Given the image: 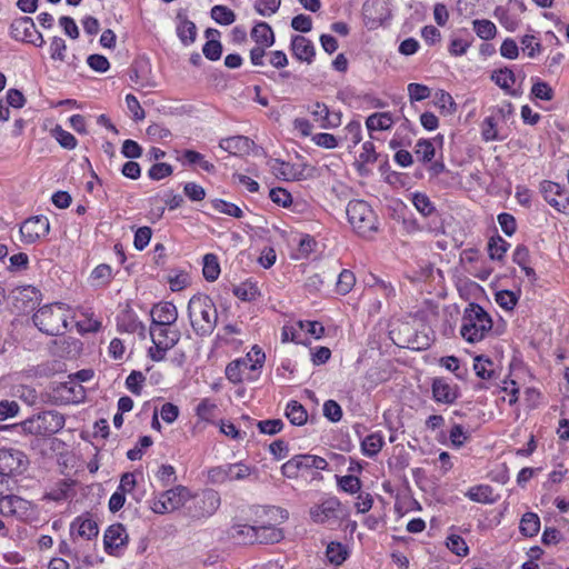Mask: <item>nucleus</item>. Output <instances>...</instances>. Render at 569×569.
<instances>
[{"instance_id":"obj_5","label":"nucleus","mask_w":569,"mask_h":569,"mask_svg":"<svg viewBox=\"0 0 569 569\" xmlns=\"http://www.w3.org/2000/svg\"><path fill=\"white\" fill-rule=\"evenodd\" d=\"M34 326L47 336H60L68 327L63 303L44 305L32 316Z\"/></svg>"},{"instance_id":"obj_31","label":"nucleus","mask_w":569,"mask_h":569,"mask_svg":"<svg viewBox=\"0 0 569 569\" xmlns=\"http://www.w3.org/2000/svg\"><path fill=\"white\" fill-rule=\"evenodd\" d=\"M382 446H383V437L378 432H373V433L368 435L362 440L361 450L365 456L372 458L380 452Z\"/></svg>"},{"instance_id":"obj_20","label":"nucleus","mask_w":569,"mask_h":569,"mask_svg":"<svg viewBox=\"0 0 569 569\" xmlns=\"http://www.w3.org/2000/svg\"><path fill=\"white\" fill-rule=\"evenodd\" d=\"M272 173L284 181H299L303 178L305 166L286 162L280 159L270 161Z\"/></svg>"},{"instance_id":"obj_10","label":"nucleus","mask_w":569,"mask_h":569,"mask_svg":"<svg viewBox=\"0 0 569 569\" xmlns=\"http://www.w3.org/2000/svg\"><path fill=\"white\" fill-rule=\"evenodd\" d=\"M47 402L54 406H64L70 403H79L86 397L83 387L70 379L66 382H60L47 395Z\"/></svg>"},{"instance_id":"obj_63","label":"nucleus","mask_w":569,"mask_h":569,"mask_svg":"<svg viewBox=\"0 0 569 569\" xmlns=\"http://www.w3.org/2000/svg\"><path fill=\"white\" fill-rule=\"evenodd\" d=\"M346 139H348L352 147L357 146L362 139V129L359 120H351L345 128Z\"/></svg>"},{"instance_id":"obj_18","label":"nucleus","mask_w":569,"mask_h":569,"mask_svg":"<svg viewBox=\"0 0 569 569\" xmlns=\"http://www.w3.org/2000/svg\"><path fill=\"white\" fill-rule=\"evenodd\" d=\"M41 300V291L30 284L18 287L14 291V306L23 312L33 310L40 305Z\"/></svg>"},{"instance_id":"obj_11","label":"nucleus","mask_w":569,"mask_h":569,"mask_svg":"<svg viewBox=\"0 0 569 569\" xmlns=\"http://www.w3.org/2000/svg\"><path fill=\"white\" fill-rule=\"evenodd\" d=\"M189 496V490L183 486L168 489L152 500L151 510L159 515L174 511L186 503Z\"/></svg>"},{"instance_id":"obj_59","label":"nucleus","mask_w":569,"mask_h":569,"mask_svg":"<svg viewBox=\"0 0 569 569\" xmlns=\"http://www.w3.org/2000/svg\"><path fill=\"white\" fill-rule=\"evenodd\" d=\"M152 230L150 227H140L134 232L133 246L137 250H143L150 242Z\"/></svg>"},{"instance_id":"obj_51","label":"nucleus","mask_w":569,"mask_h":569,"mask_svg":"<svg viewBox=\"0 0 569 569\" xmlns=\"http://www.w3.org/2000/svg\"><path fill=\"white\" fill-rule=\"evenodd\" d=\"M281 0H256L254 9L262 17H271L280 8Z\"/></svg>"},{"instance_id":"obj_56","label":"nucleus","mask_w":569,"mask_h":569,"mask_svg":"<svg viewBox=\"0 0 569 569\" xmlns=\"http://www.w3.org/2000/svg\"><path fill=\"white\" fill-rule=\"evenodd\" d=\"M54 137L59 144L68 150H72L77 147V139L70 132L63 130L60 126H57L53 130Z\"/></svg>"},{"instance_id":"obj_41","label":"nucleus","mask_w":569,"mask_h":569,"mask_svg":"<svg viewBox=\"0 0 569 569\" xmlns=\"http://www.w3.org/2000/svg\"><path fill=\"white\" fill-rule=\"evenodd\" d=\"M211 18L219 24L229 26L236 21L234 12L226 6L217 4L211 8Z\"/></svg>"},{"instance_id":"obj_36","label":"nucleus","mask_w":569,"mask_h":569,"mask_svg":"<svg viewBox=\"0 0 569 569\" xmlns=\"http://www.w3.org/2000/svg\"><path fill=\"white\" fill-rule=\"evenodd\" d=\"M202 273L207 281L212 282L218 279L220 274V264L216 254L207 253L203 257Z\"/></svg>"},{"instance_id":"obj_57","label":"nucleus","mask_w":569,"mask_h":569,"mask_svg":"<svg viewBox=\"0 0 569 569\" xmlns=\"http://www.w3.org/2000/svg\"><path fill=\"white\" fill-rule=\"evenodd\" d=\"M242 365H246L242 360H233L226 367V377L231 383H239L242 381Z\"/></svg>"},{"instance_id":"obj_55","label":"nucleus","mask_w":569,"mask_h":569,"mask_svg":"<svg viewBox=\"0 0 569 569\" xmlns=\"http://www.w3.org/2000/svg\"><path fill=\"white\" fill-rule=\"evenodd\" d=\"M447 547L459 557L467 556L469 551L466 541L458 535H451L447 538Z\"/></svg>"},{"instance_id":"obj_12","label":"nucleus","mask_w":569,"mask_h":569,"mask_svg":"<svg viewBox=\"0 0 569 569\" xmlns=\"http://www.w3.org/2000/svg\"><path fill=\"white\" fill-rule=\"evenodd\" d=\"M10 34L14 40L24 41L39 48L44 44L42 34L37 30L30 17L14 19L10 24Z\"/></svg>"},{"instance_id":"obj_33","label":"nucleus","mask_w":569,"mask_h":569,"mask_svg":"<svg viewBox=\"0 0 569 569\" xmlns=\"http://www.w3.org/2000/svg\"><path fill=\"white\" fill-rule=\"evenodd\" d=\"M473 370L477 377L489 380L495 376L493 361L485 356H477L473 359Z\"/></svg>"},{"instance_id":"obj_54","label":"nucleus","mask_w":569,"mask_h":569,"mask_svg":"<svg viewBox=\"0 0 569 569\" xmlns=\"http://www.w3.org/2000/svg\"><path fill=\"white\" fill-rule=\"evenodd\" d=\"M339 488L348 493H357L361 489V481L358 477L348 475L338 478Z\"/></svg>"},{"instance_id":"obj_32","label":"nucleus","mask_w":569,"mask_h":569,"mask_svg":"<svg viewBox=\"0 0 569 569\" xmlns=\"http://www.w3.org/2000/svg\"><path fill=\"white\" fill-rule=\"evenodd\" d=\"M520 532L526 537H535L540 530V519L535 512H526L519 526Z\"/></svg>"},{"instance_id":"obj_35","label":"nucleus","mask_w":569,"mask_h":569,"mask_svg":"<svg viewBox=\"0 0 569 569\" xmlns=\"http://www.w3.org/2000/svg\"><path fill=\"white\" fill-rule=\"evenodd\" d=\"M510 244L500 236L491 237L488 241V252L492 260L501 261Z\"/></svg>"},{"instance_id":"obj_42","label":"nucleus","mask_w":569,"mask_h":569,"mask_svg":"<svg viewBox=\"0 0 569 569\" xmlns=\"http://www.w3.org/2000/svg\"><path fill=\"white\" fill-rule=\"evenodd\" d=\"M415 153L421 162L427 163L433 159L436 149L430 140L419 139L415 146Z\"/></svg>"},{"instance_id":"obj_37","label":"nucleus","mask_w":569,"mask_h":569,"mask_svg":"<svg viewBox=\"0 0 569 569\" xmlns=\"http://www.w3.org/2000/svg\"><path fill=\"white\" fill-rule=\"evenodd\" d=\"M473 31L482 40H490L496 37L497 28L495 23L487 19H476L472 21Z\"/></svg>"},{"instance_id":"obj_28","label":"nucleus","mask_w":569,"mask_h":569,"mask_svg":"<svg viewBox=\"0 0 569 569\" xmlns=\"http://www.w3.org/2000/svg\"><path fill=\"white\" fill-rule=\"evenodd\" d=\"M395 120L390 112H376L370 114L366 120V127L369 132L372 131H386L391 129Z\"/></svg>"},{"instance_id":"obj_49","label":"nucleus","mask_w":569,"mask_h":569,"mask_svg":"<svg viewBox=\"0 0 569 569\" xmlns=\"http://www.w3.org/2000/svg\"><path fill=\"white\" fill-rule=\"evenodd\" d=\"M146 377L141 371L133 370L126 379L127 389L136 396H140Z\"/></svg>"},{"instance_id":"obj_13","label":"nucleus","mask_w":569,"mask_h":569,"mask_svg":"<svg viewBox=\"0 0 569 569\" xmlns=\"http://www.w3.org/2000/svg\"><path fill=\"white\" fill-rule=\"evenodd\" d=\"M220 502L221 499L217 491L207 490L192 499L188 511L192 518H208L218 510Z\"/></svg>"},{"instance_id":"obj_19","label":"nucleus","mask_w":569,"mask_h":569,"mask_svg":"<svg viewBox=\"0 0 569 569\" xmlns=\"http://www.w3.org/2000/svg\"><path fill=\"white\" fill-rule=\"evenodd\" d=\"M128 543V533L122 523H114L108 527L103 536L104 551L116 556L118 550Z\"/></svg>"},{"instance_id":"obj_53","label":"nucleus","mask_w":569,"mask_h":569,"mask_svg":"<svg viewBox=\"0 0 569 569\" xmlns=\"http://www.w3.org/2000/svg\"><path fill=\"white\" fill-rule=\"evenodd\" d=\"M496 302L505 310H512L518 302V296L510 290H501L496 293Z\"/></svg>"},{"instance_id":"obj_64","label":"nucleus","mask_w":569,"mask_h":569,"mask_svg":"<svg viewBox=\"0 0 569 569\" xmlns=\"http://www.w3.org/2000/svg\"><path fill=\"white\" fill-rule=\"evenodd\" d=\"M269 197L274 203L284 208L289 207L292 202L291 193L280 187L272 188L269 192Z\"/></svg>"},{"instance_id":"obj_48","label":"nucleus","mask_w":569,"mask_h":569,"mask_svg":"<svg viewBox=\"0 0 569 569\" xmlns=\"http://www.w3.org/2000/svg\"><path fill=\"white\" fill-rule=\"evenodd\" d=\"M531 94L536 99L551 101L555 97V91L546 81L537 80L531 87Z\"/></svg>"},{"instance_id":"obj_43","label":"nucleus","mask_w":569,"mask_h":569,"mask_svg":"<svg viewBox=\"0 0 569 569\" xmlns=\"http://www.w3.org/2000/svg\"><path fill=\"white\" fill-rule=\"evenodd\" d=\"M211 206L216 211L227 216H231L238 219L242 218L243 216V211L240 207L222 199L217 198L211 200Z\"/></svg>"},{"instance_id":"obj_50","label":"nucleus","mask_w":569,"mask_h":569,"mask_svg":"<svg viewBox=\"0 0 569 569\" xmlns=\"http://www.w3.org/2000/svg\"><path fill=\"white\" fill-rule=\"evenodd\" d=\"M407 90L411 102L426 100L430 97L431 93L429 87L417 82L409 83Z\"/></svg>"},{"instance_id":"obj_25","label":"nucleus","mask_w":569,"mask_h":569,"mask_svg":"<svg viewBox=\"0 0 569 569\" xmlns=\"http://www.w3.org/2000/svg\"><path fill=\"white\" fill-rule=\"evenodd\" d=\"M309 111L313 117V120L320 122L321 128H335L340 124V117H336V121H331L330 111L328 107L322 102H316L309 107Z\"/></svg>"},{"instance_id":"obj_34","label":"nucleus","mask_w":569,"mask_h":569,"mask_svg":"<svg viewBox=\"0 0 569 569\" xmlns=\"http://www.w3.org/2000/svg\"><path fill=\"white\" fill-rule=\"evenodd\" d=\"M177 34L184 46H190L197 37V27L189 19H183L177 27Z\"/></svg>"},{"instance_id":"obj_24","label":"nucleus","mask_w":569,"mask_h":569,"mask_svg":"<svg viewBox=\"0 0 569 569\" xmlns=\"http://www.w3.org/2000/svg\"><path fill=\"white\" fill-rule=\"evenodd\" d=\"M74 531L79 537L91 540L98 536L99 528L94 520L77 517L70 525V533L73 535Z\"/></svg>"},{"instance_id":"obj_1","label":"nucleus","mask_w":569,"mask_h":569,"mask_svg":"<svg viewBox=\"0 0 569 569\" xmlns=\"http://www.w3.org/2000/svg\"><path fill=\"white\" fill-rule=\"evenodd\" d=\"M188 316L194 333L210 336L218 322V311L213 300L206 295H194L188 303Z\"/></svg>"},{"instance_id":"obj_47","label":"nucleus","mask_w":569,"mask_h":569,"mask_svg":"<svg viewBox=\"0 0 569 569\" xmlns=\"http://www.w3.org/2000/svg\"><path fill=\"white\" fill-rule=\"evenodd\" d=\"M435 103L438 108H440L441 110L446 111L449 114L453 113L457 110V104L451 94L441 89L435 93Z\"/></svg>"},{"instance_id":"obj_9","label":"nucleus","mask_w":569,"mask_h":569,"mask_svg":"<svg viewBox=\"0 0 569 569\" xmlns=\"http://www.w3.org/2000/svg\"><path fill=\"white\" fill-rule=\"evenodd\" d=\"M253 468L243 463H226L212 467L208 470V480L213 485H222L228 481H240L247 479Z\"/></svg>"},{"instance_id":"obj_44","label":"nucleus","mask_w":569,"mask_h":569,"mask_svg":"<svg viewBox=\"0 0 569 569\" xmlns=\"http://www.w3.org/2000/svg\"><path fill=\"white\" fill-rule=\"evenodd\" d=\"M326 555L331 563L339 566L347 559L348 552L342 543L330 542L327 547Z\"/></svg>"},{"instance_id":"obj_2","label":"nucleus","mask_w":569,"mask_h":569,"mask_svg":"<svg viewBox=\"0 0 569 569\" xmlns=\"http://www.w3.org/2000/svg\"><path fill=\"white\" fill-rule=\"evenodd\" d=\"M493 326L489 313L478 303H469L461 318L460 335L469 343H476L486 338Z\"/></svg>"},{"instance_id":"obj_17","label":"nucleus","mask_w":569,"mask_h":569,"mask_svg":"<svg viewBox=\"0 0 569 569\" xmlns=\"http://www.w3.org/2000/svg\"><path fill=\"white\" fill-rule=\"evenodd\" d=\"M431 389L433 400L445 405H452L460 396L459 387L442 377L432 380Z\"/></svg>"},{"instance_id":"obj_16","label":"nucleus","mask_w":569,"mask_h":569,"mask_svg":"<svg viewBox=\"0 0 569 569\" xmlns=\"http://www.w3.org/2000/svg\"><path fill=\"white\" fill-rule=\"evenodd\" d=\"M340 501L336 497H329L310 508V517L316 523H326L339 518Z\"/></svg>"},{"instance_id":"obj_61","label":"nucleus","mask_w":569,"mask_h":569,"mask_svg":"<svg viewBox=\"0 0 569 569\" xmlns=\"http://www.w3.org/2000/svg\"><path fill=\"white\" fill-rule=\"evenodd\" d=\"M257 427L261 433L273 436L282 430L283 422L281 419H268L258 421Z\"/></svg>"},{"instance_id":"obj_46","label":"nucleus","mask_w":569,"mask_h":569,"mask_svg":"<svg viewBox=\"0 0 569 569\" xmlns=\"http://www.w3.org/2000/svg\"><path fill=\"white\" fill-rule=\"evenodd\" d=\"M491 79L497 86L505 90H509L516 82L515 73L508 68L495 71Z\"/></svg>"},{"instance_id":"obj_3","label":"nucleus","mask_w":569,"mask_h":569,"mask_svg":"<svg viewBox=\"0 0 569 569\" xmlns=\"http://www.w3.org/2000/svg\"><path fill=\"white\" fill-rule=\"evenodd\" d=\"M66 423L64 416L56 410L42 411L21 423L10 426L19 435L50 436L59 432Z\"/></svg>"},{"instance_id":"obj_22","label":"nucleus","mask_w":569,"mask_h":569,"mask_svg":"<svg viewBox=\"0 0 569 569\" xmlns=\"http://www.w3.org/2000/svg\"><path fill=\"white\" fill-rule=\"evenodd\" d=\"M291 51L296 59L311 63L316 56L315 46L311 40L303 36H293L291 39Z\"/></svg>"},{"instance_id":"obj_45","label":"nucleus","mask_w":569,"mask_h":569,"mask_svg":"<svg viewBox=\"0 0 569 569\" xmlns=\"http://www.w3.org/2000/svg\"><path fill=\"white\" fill-rule=\"evenodd\" d=\"M356 283V277L352 271L348 269H343L339 276L336 283L337 292L340 295H347L351 291Z\"/></svg>"},{"instance_id":"obj_29","label":"nucleus","mask_w":569,"mask_h":569,"mask_svg":"<svg viewBox=\"0 0 569 569\" xmlns=\"http://www.w3.org/2000/svg\"><path fill=\"white\" fill-rule=\"evenodd\" d=\"M256 543H276L283 538L282 530L272 525H256Z\"/></svg>"},{"instance_id":"obj_40","label":"nucleus","mask_w":569,"mask_h":569,"mask_svg":"<svg viewBox=\"0 0 569 569\" xmlns=\"http://www.w3.org/2000/svg\"><path fill=\"white\" fill-rule=\"evenodd\" d=\"M412 203L415 208L423 216L430 217L436 212V207L431 202L430 198L423 192L412 193Z\"/></svg>"},{"instance_id":"obj_14","label":"nucleus","mask_w":569,"mask_h":569,"mask_svg":"<svg viewBox=\"0 0 569 569\" xmlns=\"http://www.w3.org/2000/svg\"><path fill=\"white\" fill-rule=\"evenodd\" d=\"M540 192L545 200L557 211L569 214V191L563 186L543 180L540 183Z\"/></svg>"},{"instance_id":"obj_60","label":"nucleus","mask_w":569,"mask_h":569,"mask_svg":"<svg viewBox=\"0 0 569 569\" xmlns=\"http://www.w3.org/2000/svg\"><path fill=\"white\" fill-rule=\"evenodd\" d=\"M173 172L172 166L166 162H158L151 166L148 171V176L152 180H161L171 176Z\"/></svg>"},{"instance_id":"obj_23","label":"nucleus","mask_w":569,"mask_h":569,"mask_svg":"<svg viewBox=\"0 0 569 569\" xmlns=\"http://www.w3.org/2000/svg\"><path fill=\"white\" fill-rule=\"evenodd\" d=\"M253 146V141L244 136H233L221 139L219 147L230 154H246L249 153Z\"/></svg>"},{"instance_id":"obj_52","label":"nucleus","mask_w":569,"mask_h":569,"mask_svg":"<svg viewBox=\"0 0 569 569\" xmlns=\"http://www.w3.org/2000/svg\"><path fill=\"white\" fill-rule=\"evenodd\" d=\"M91 278L98 284L107 286L112 280V269L109 264L101 263L92 270Z\"/></svg>"},{"instance_id":"obj_21","label":"nucleus","mask_w":569,"mask_h":569,"mask_svg":"<svg viewBox=\"0 0 569 569\" xmlns=\"http://www.w3.org/2000/svg\"><path fill=\"white\" fill-rule=\"evenodd\" d=\"M151 326H172L178 319L177 307L169 301L160 302L151 309Z\"/></svg>"},{"instance_id":"obj_6","label":"nucleus","mask_w":569,"mask_h":569,"mask_svg":"<svg viewBox=\"0 0 569 569\" xmlns=\"http://www.w3.org/2000/svg\"><path fill=\"white\" fill-rule=\"evenodd\" d=\"M171 326H150V336L153 347L148 350L151 360L159 362L164 360L168 350L172 349L180 340V331L170 329Z\"/></svg>"},{"instance_id":"obj_38","label":"nucleus","mask_w":569,"mask_h":569,"mask_svg":"<svg viewBox=\"0 0 569 569\" xmlns=\"http://www.w3.org/2000/svg\"><path fill=\"white\" fill-rule=\"evenodd\" d=\"M232 537L241 539L243 543H256V525L238 523L232 526Z\"/></svg>"},{"instance_id":"obj_27","label":"nucleus","mask_w":569,"mask_h":569,"mask_svg":"<svg viewBox=\"0 0 569 569\" xmlns=\"http://www.w3.org/2000/svg\"><path fill=\"white\" fill-rule=\"evenodd\" d=\"M466 497L471 501L491 505L497 501V498L493 497V489L489 485H477L472 486L466 492Z\"/></svg>"},{"instance_id":"obj_30","label":"nucleus","mask_w":569,"mask_h":569,"mask_svg":"<svg viewBox=\"0 0 569 569\" xmlns=\"http://www.w3.org/2000/svg\"><path fill=\"white\" fill-rule=\"evenodd\" d=\"M286 417L295 426H302L307 422L308 419L307 410L300 402L296 400H290L287 403Z\"/></svg>"},{"instance_id":"obj_4","label":"nucleus","mask_w":569,"mask_h":569,"mask_svg":"<svg viewBox=\"0 0 569 569\" xmlns=\"http://www.w3.org/2000/svg\"><path fill=\"white\" fill-rule=\"evenodd\" d=\"M347 217L353 230L362 238L371 239L379 230V220L365 200H351L347 204Z\"/></svg>"},{"instance_id":"obj_26","label":"nucleus","mask_w":569,"mask_h":569,"mask_svg":"<svg viewBox=\"0 0 569 569\" xmlns=\"http://www.w3.org/2000/svg\"><path fill=\"white\" fill-rule=\"evenodd\" d=\"M250 37L257 46L271 47L274 43V33L272 28L263 21L256 23L250 32Z\"/></svg>"},{"instance_id":"obj_7","label":"nucleus","mask_w":569,"mask_h":569,"mask_svg":"<svg viewBox=\"0 0 569 569\" xmlns=\"http://www.w3.org/2000/svg\"><path fill=\"white\" fill-rule=\"evenodd\" d=\"M28 456L14 448L0 449V475L8 479H14L23 475L29 468Z\"/></svg>"},{"instance_id":"obj_8","label":"nucleus","mask_w":569,"mask_h":569,"mask_svg":"<svg viewBox=\"0 0 569 569\" xmlns=\"http://www.w3.org/2000/svg\"><path fill=\"white\" fill-rule=\"evenodd\" d=\"M34 505L20 496L6 495L0 497V515L3 517L29 521L34 517Z\"/></svg>"},{"instance_id":"obj_62","label":"nucleus","mask_w":569,"mask_h":569,"mask_svg":"<svg viewBox=\"0 0 569 569\" xmlns=\"http://www.w3.org/2000/svg\"><path fill=\"white\" fill-rule=\"evenodd\" d=\"M323 416L331 422H338L342 418V409L335 400H327L323 403Z\"/></svg>"},{"instance_id":"obj_39","label":"nucleus","mask_w":569,"mask_h":569,"mask_svg":"<svg viewBox=\"0 0 569 569\" xmlns=\"http://www.w3.org/2000/svg\"><path fill=\"white\" fill-rule=\"evenodd\" d=\"M217 410L218 407L216 402L208 398H204L198 403L196 408V415L202 421L212 422L216 417Z\"/></svg>"},{"instance_id":"obj_15","label":"nucleus","mask_w":569,"mask_h":569,"mask_svg":"<svg viewBox=\"0 0 569 569\" xmlns=\"http://www.w3.org/2000/svg\"><path fill=\"white\" fill-rule=\"evenodd\" d=\"M50 231V222L46 216H34L23 221L20 234L24 243H34Z\"/></svg>"},{"instance_id":"obj_58","label":"nucleus","mask_w":569,"mask_h":569,"mask_svg":"<svg viewBox=\"0 0 569 569\" xmlns=\"http://www.w3.org/2000/svg\"><path fill=\"white\" fill-rule=\"evenodd\" d=\"M202 52L208 60L217 61L222 53V44L218 39L208 40L202 48Z\"/></svg>"}]
</instances>
